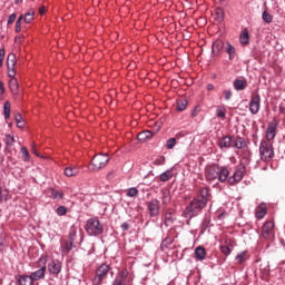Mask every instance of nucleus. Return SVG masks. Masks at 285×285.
<instances>
[{"instance_id": "obj_1", "label": "nucleus", "mask_w": 285, "mask_h": 285, "mask_svg": "<svg viewBox=\"0 0 285 285\" xmlns=\"http://www.w3.org/2000/svg\"><path fill=\"white\" fill-rule=\"evenodd\" d=\"M229 175L228 167L216 164L207 167L205 171V177L209 184H224Z\"/></svg>"}, {"instance_id": "obj_2", "label": "nucleus", "mask_w": 285, "mask_h": 285, "mask_svg": "<svg viewBox=\"0 0 285 285\" xmlns=\"http://www.w3.org/2000/svg\"><path fill=\"white\" fill-rule=\"evenodd\" d=\"M207 206L205 200H202L200 198H194L185 208L183 212L184 217L187 219H193V217H197L204 209V207Z\"/></svg>"}, {"instance_id": "obj_3", "label": "nucleus", "mask_w": 285, "mask_h": 285, "mask_svg": "<svg viewBox=\"0 0 285 285\" xmlns=\"http://www.w3.org/2000/svg\"><path fill=\"white\" fill-rule=\"evenodd\" d=\"M48 264V256L47 255H41L39 259L36 263V268L38 271L32 272L29 276H31V279L33 282H39V279H43L46 277V271H47V265Z\"/></svg>"}, {"instance_id": "obj_4", "label": "nucleus", "mask_w": 285, "mask_h": 285, "mask_svg": "<svg viewBox=\"0 0 285 285\" xmlns=\"http://www.w3.org/2000/svg\"><path fill=\"white\" fill-rule=\"evenodd\" d=\"M259 157L262 161H271L275 157V150L273 149V142L262 140L259 145Z\"/></svg>"}, {"instance_id": "obj_5", "label": "nucleus", "mask_w": 285, "mask_h": 285, "mask_svg": "<svg viewBox=\"0 0 285 285\" xmlns=\"http://www.w3.org/2000/svg\"><path fill=\"white\" fill-rule=\"evenodd\" d=\"M86 233L90 237H97L104 233V225L97 218H89L86 224Z\"/></svg>"}, {"instance_id": "obj_6", "label": "nucleus", "mask_w": 285, "mask_h": 285, "mask_svg": "<svg viewBox=\"0 0 285 285\" xmlns=\"http://www.w3.org/2000/svg\"><path fill=\"white\" fill-rule=\"evenodd\" d=\"M110 273V265L107 263H102L100 266L97 267L95 272V276L92 278V285H101L104 284V279L108 277Z\"/></svg>"}, {"instance_id": "obj_7", "label": "nucleus", "mask_w": 285, "mask_h": 285, "mask_svg": "<svg viewBox=\"0 0 285 285\" xmlns=\"http://www.w3.org/2000/svg\"><path fill=\"white\" fill-rule=\"evenodd\" d=\"M108 161H110V158H108L107 154H98L94 156L91 160L90 170H92V173H97L98 170H101V168H106V166H108Z\"/></svg>"}, {"instance_id": "obj_8", "label": "nucleus", "mask_w": 285, "mask_h": 285, "mask_svg": "<svg viewBox=\"0 0 285 285\" xmlns=\"http://www.w3.org/2000/svg\"><path fill=\"white\" fill-rule=\"evenodd\" d=\"M244 173H246V168L244 166H240L235 169L234 174L232 176H227L226 181L230 186H235V184H239L244 179Z\"/></svg>"}, {"instance_id": "obj_9", "label": "nucleus", "mask_w": 285, "mask_h": 285, "mask_svg": "<svg viewBox=\"0 0 285 285\" xmlns=\"http://www.w3.org/2000/svg\"><path fill=\"white\" fill-rule=\"evenodd\" d=\"M262 106V97L258 94H254L249 100V112L250 115H257L259 112V108Z\"/></svg>"}, {"instance_id": "obj_10", "label": "nucleus", "mask_w": 285, "mask_h": 285, "mask_svg": "<svg viewBox=\"0 0 285 285\" xmlns=\"http://www.w3.org/2000/svg\"><path fill=\"white\" fill-rule=\"evenodd\" d=\"M275 137H277V122L271 121L268 122L267 129L265 131V141L273 144Z\"/></svg>"}, {"instance_id": "obj_11", "label": "nucleus", "mask_w": 285, "mask_h": 285, "mask_svg": "<svg viewBox=\"0 0 285 285\" xmlns=\"http://www.w3.org/2000/svg\"><path fill=\"white\" fill-rule=\"evenodd\" d=\"M47 268L51 275H59V273H61V263L59 259H52L48 263Z\"/></svg>"}, {"instance_id": "obj_12", "label": "nucleus", "mask_w": 285, "mask_h": 285, "mask_svg": "<svg viewBox=\"0 0 285 285\" xmlns=\"http://www.w3.org/2000/svg\"><path fill=\"white\" fill-rule=\"evenodd\" d=\"M273 228H275V223L271 220L266 222L262 228V237H264V239H268L273 233Z\"/></svg>"}, {"instance_id": "obj_13", "label": "nucleus", "mask_w": 285, "mask_h": 285, "mask_svg": "<svg viewBox=\"0 0 285 285\" xmlns=\"http://www.w3.org/2000/svg\"><path fill=\"white\" fill-rule=\"evenodd\" d=\"M148 210L150 213L151 217H157L159 215V200L158 199H151L148 205Z\"/></svg>"}, {"instance_id": "obj_14", "label": "nucleus", "mask_w": 285, "mask_h": 285, "mask_svg": "<svg viewBox=\"0 0 285 285\" xmlns=\"http://www.w3.org/2000/svg\"><path fill=\"white\" fill-rule=\"evenodd\" d=\"M16 281L18 285H32L35 284V281H32V277L29 275H18L16 276Z\"/></svg>"}, {"instance_id": "obj_15", "label": "nucleus", "mask_w": 285, "mask_h": 285, "mask_svg": "<svg viewBox=\"0 0 285 285\" xmlns=\"http://www.w3.org/2000/svg\"><path fill=\"white\" fill-rule=\"evenodd\" d=\"M126 277H128V272L122 271L115 277L111 285H126Z\"/></svg>"}, {"instance_id": "obj_16", "label": "nucleus", "mask_w": 285, "mask_h": 285, "mask_svg": "<svg viewBox=\"0 0 285 285\" xmlns=\"http://www.w3.org/2000/svg\"><path fill=\"white\" fill-rule=\"evenodd\" d=\"M14 66H17V56L14 53H9L7 57L8 72L16 71Z\"/></svg>"}, {"instance_id": "obj_17", "label": "nucleus", "mask_w": 285, "mask_h": 285, "mask_svg": "<svg viewBox=\"0 0 285 285\" xmlns=\"http://www.w3.org/2000/svg\"><path fill=\"white\" fill-rule=\"evenodd\" d=\"M209 197H210V189H208V187L200 188L199 196H198L200 202H205V205H208Z\"/></svg>"}, {"instance_id": "obj_18", "label": "nucleus", "mask_w": 285, "mask_h": 285, "mask_svg": "<svg viewBox=\"0 0 285 285\" xmlns=\"http://www.w3.org/2000/svg\"><path fill=\"white\" fill-rule=\"evenodd\" d=\"M195 259L197 262H204L206 259V248L198 246L195 248Z\"/></svg>"}, {"instance_id": "obj_19", "label": "nucleus", "mask_w": 285, "mask_h": 285, "mask_svg": "<svg viewBox=\"0 0 285 285\" xmlns=\"http://www.w3.org/2000/svg\"><path fill=\"white\" fill-rule=\"evenodd\" d=\"M239 43L242 46H248V43H250V35L248 33V29H244L239 35Z\"/></svg>"}, {"instance_id": "obj_20", "label": "nucleus", "mask_w": 285, "mask_h": 285, "mask_svg": "<svg viewBox=\"0 0 285 285\" xmlns=\"http://www.w3.org/2000/svg\"><path fill=\"white\" fill-rule=\"evenodd\" d=\"M233 144V138L230 136H225L220 141H219V148L220 150H228Z\"/></svg>"}, {"instance_id": "obj_21", "label": "nucleus", "mask_w": 285, "mask_h": 285, "mask_svg": "<svg viewBox=\"0 0 285 285\" xmlns=\"http://www.w3.org/2000/svg\"><path fill=\"white\" fill-rule=\"evenodd\" d=\"M266 204L262 203L257 208H256V218L257 219H264L266 217Z\"/></svg>"}, {"instance_id": "obj_22", "label": "nucleus", "mask_w": 285, "mask_h": 285, "mask_svg": "<svg viewBox=\"0 0 285 285\" xmlns=\"http://www.w3.org/2000/svg\"><path fill=\"white\" fill-rule=\"evenodd\" d=\"M225 52H227L230 61L235 59V55L237 53L235 47L230 42H226Z\"/></svg>"}, {"instance_id": "obj_23", "label": "nucleus", "mask_w": 285, "mask_h": 285, "mask_svg": "<svg viewBox=\"0 0 285 285\" xmlns=\"http://www.w3.org/2000/svg\"><path fill=\"white\" fill-rule=\"evenodd\" d=\"M66 177H77L79 175V167L70 166L65 168Z\"/></svg>"}, {"instance_id": "obj_24", "label": "nucleus", "mask_w": 285, "mask_h": 285, "mask_svg": "<svg viewBox=\"0 0 285 285\" xmlns=\"http://www.w3.org/2000/svg\"><path fill=\"white\" fill-rule=\"evenodd\" d=\"M246 80H242V79H235L233 82V87L235 90H237L238 92L242 90H246Z\"/></svg>"}, {"instance_id": "obj_25", "label": "nucleus", "mask_w": 285, "mask_h": 285, "mask_svg": "<svg viewBox=\"0 0 285 285\" xmlns=\"http://www.w3.org/2000/svg\"><path fill=\"white\" fill-rule=\"evenodd\" d=\"M224 50V41L222 40H216L213 46H212V52L219 55Z\"/></svg>"}, {"instance_id": "obj_26", "label": "nucleus", "mask_w": 285, "mask_h": 285, "mask_svg": "<svg viewBox=\"0 0 285 285\" xmlns=\"http://www.w3.org/2000/svg\"><path fill=\"white\" fill-rule=\"evenodd\" d=\"M187 106H188V101H186V99H180L176 101V110H178V112H184Z\"/></svg>"}, {"instance_id": "obj_27", "label": "nucleus", "mask_w": 285, "mask_h": 285, "mask_svg": "<svg viewBox=\"0 0 285 285\" xmlns=\"http://www.w3.org/2000/svg\"><path fill=\"white\" fill-rule=\"evenodd\" d=\"M153 138V131L146 130L140 134H138L139 141H148V139Z\"/></svg>"}, {"instance_id": "obj_28", "label": "nucleus", "mask_w": 285, "mask_h": 285, "mask_svg": "<svg viewBox=\"0 0 285 285\" xmlns=\"http://www.w3.org/2000/svg\"><path fill=\"white\" fill-rule=\"evenodd\" d=\"M247 257H248V252L247 250L238 253L236 255L237 264H244V262H246Z\"/></svg>"}, {"instance_id": "obj_29", "label": "nucleus", "mask_w": 285, "mask_h": 285, "mask_svg": "<svg viewBox=\"0 0 285 285\" xmlns=\"http://www.w3.org/2000/svg\"><path fill=\"white\" fill-rule=\"evenodd\" d=\"M14 121L17 122L18 128H23L26 126V120H23V117L19 114H14Z\"/></svg>"}, {"instance_id": "obj_30", "label": "nucleus", "mask_w": 285, "mask_h": 285, "mask_svg": "<svg viewBox=\"0 0 285 285\" xmlns=\"http://www.w3.org/2000/svg\"><path fill=\"white\" fill-rule=\"evenodd\" d=\"M215 20L218 21V23H222L224 21V9L217 8L214 13Z\"/></svg>"}, {"instance_id": "obj_31", "label": "nucleus", "mask_w": 285, "mask_h": 285, "mask_svg": "<svg viewBox=\"0 0 285 285\" xmlns=\"http://www.w3.org/2000/svg\"><path fill=\"white\" fill-rule=\"evenodd\" d=\"M4 144L8 148L14 146V136L10 135V134H7L4 136Z\"/></svg>"}, {"instance_id": "obj_32", "label": "nucleus", "mask_w": 285, "mask_h": 285, "mask_svg": "<svg viewBox=\"0 0 285 285\" xmlns=\"http://www.w3.org/2000/svg\"><path fill=\"white\" fill-rule=\"evenodd\" d=\"M10 108H11L10 101H6L4 105H3V117H4V119H10Z\"/></svg>"}, {"instance_id": "obj_33", "label": "nucleus", "mask_w": 285, "mask_h": 285, "mask_svg": "<svg viewBox=\"0 0 285 285\" xmlns=\"http://www.w3.org/2000/svg\"><path fill=\"white\" fill-rule=\"evenodd\" d=\"M235 148L240 150V148H246V140L244 138H237L234 144Z\"/></svg>"}, {"instance_id": "obj_34", "label": "nucleus", "mask_w": 285, "mask_h": 285, "mask_svg": "<svg viewBox=\"0 0 285 285\" xmlns=\"http://www.w3.org/2000/svg\"><path fill=\"white\" fill-rule=\"evenodd\" d=\"M216 117H218V119H226V109L224 107H217Z\"/></svg>"}, {"instance_id": "obj_35", "label": "nucleus", "mask_w": 285, "mask_h": 285, "mask_svg": "<svg viewBox=\"0 0 285 285\" xmlns=\"http://www.w3.org/2000/svg\"><path fill=\"white\" fill-rule=\"evenodd\" d=\"M262 19L265 23H273V16L268 11H263Z\"/></svg>"}, {"instance_id": "obj_36", "label": "nucleus", "mask_w": 285, "mask_h": 285, "mask_svg": "<svg viewBox=\"0 0 285 285\" xmlns=\"http://www.w3.org/2000/svg\"><path fill=\"white\" fill-rule=\"evenodd\" d=\"M177 145V139L176 138H169L166 141V148L167 150H173V148H175V146Z\"/></svg>"}, {"instance_id": "obj_37", "label": "nucleus", "mask_w": 285, "mask_h": 285, "mask_svg": "<svg viewBox=\"0 0 285 285\" xmlns=\"http://www.w3.org/2000/svg\"><path fill=\"white\" fill-rule=\"evenodd\" d=\"M56 213H57V216H58V217H63V215H67V213H68V207H66V206H59V207L56 209Z\"/></svg>"}, {"instance_id": "obj_38", "label": "nucleus", "mask_w": 285, "mask_h": 285, "mask_svg": "<svg viewBox=\"0 0 285 285\" xmlns=\"http://www.w3.org/2000/svg\"><path fill=\"white\" fill-rule=\"evenodd\" d=\"M33 20H35V11H29L24 14L26 23H32Z\"/></svg>"}, {"instance_id": "obj_39", "label": "nucleus", "mask_w": 285, "mask_h": 285, "mask_svg": "<svg viewBox=\"0 0 285 285\" xmlns=\"http://www.w3.org/2000/svg\"><path fill=\"white\" fill-rule=\"evenodd\" d=\"M20 153L23 157V161H30V153L28 151V148L21 147Z\"/></svg>"}, {"instance_id": "obj_40", "label": "nucleus", "mask_w": 285, "mask_h": 285, "mask_svg": "<svg viewBox=\"0 0 285 285\" xmlns=\"http://www.w3.org/2000/svg\"><path fill=\"white\" fill-rule=\"evenodd\" d=\"M170 177H171L170 169H167L166 171L160 174L159 179H160V181H168L170 179Z\"/></svg>"}, {"instance_id": "obj_41", "label": "nucleus", "mask_w": 285, "mask_h": 285, "mask_svg": "<svg viewBox=\"0 0 285 285\" xmlns=\"http://www.w3.org/2000/svg\"><path fill=\"white\" fill-rule=\"evenodd\" d=\"M137 195H139V189L136 187L127 189V197H137Z\"/></svg>"}, {"instance_id": "obj_42", "label": "nucleus", "mask_w": 285, "mask_h": 285, "mask_svg": "<svg viewBox=\"0 0 285 285\" xmlns=\"http://www.w3.org/2000/svg\"><path fill=\"white\" fill-rule=\"evenodd\" d=\"M164 164H166V157L164 156H158L154 160V166H164Z\"/></svg>"}, {"instance_id": "obj_43", "label": "nucleus", "mask_w": 285, "mask_h": 285, "mask_svg": "<svg viewBox=\"0 0 285 285\" xmlns=\"http://www.w3.org/2000/svg\"><path fill=\"white\" fill-rule=\"evenodd\" d=\"M62 248H63V253H70V250H72L73 248L72 240L66 242Z\"/></svg>"}, {"instance_id": "obj_44", "label": "nucleus", "mask_w": 285, "mask_h": 285, "mask_svg": "<svg viewBox=\"0 0 285 285\" xmlns=\"http://www.w3.org/2000/svg\"><path fill=\"white\" fill-rule=\"evenodd\" d=\"M53 199H63V191L52 189L51 193Z\"/></svg>"}, {"instance_id": "obj_45", "label": "nucleus", "mask_w": 285, "mask_h": 285, "mask_svg": "<svg viewBox=\"0 0 285 285\" xmlns=\"http://www.w3.org/2000/svg\"><path fill=\"white\" fill-rule=\"evenodd\" d=\"M18 89H19V85L17 83V79H11L10 80V90L12 92H17Z\"/></svg>"}, {"instance_id": "obj_46", "label": "nucleus", "mask_w": 285, "mask_h": 285, "mask_svg": "<svg viewBox=\"0 0 285 285\" xmlns=\"http://www.w3.org/2000/svg\"><path fill=\"white\" fill-rule=\"evenodd\" d=\"M165 224H166L167 226H170V224H173V214L167 213V214L165 215Z\"/></svg>"}, {"instance_id": "obj_47", "label": "nucleus", "mask_w": 285, "mask_h": 285, "mask_svg": "<svg viewBox=\"0 0 285 285\" xmlns=\"http://www.w3.org/2000/svg\"><path fill=\"white\" fill-rule=\"evenodd\" d=\"M232 97H233V91L230 89L224 90V98L226 99V101H230Z\"/></svg>"}, {"instance_id": "obj_48", "label": "nucleus", "mask_w": 285, "mask_h": 285, "mask_svg": "<svg viewBox=\"0 0 285 285\" xmlns=\"http://www.w3.org/2000/svg\"><path fill=\"white\" fill-rule=\"evenodd\" d=\"M3 59H6V49H0V68H3Z\"/></svg>"}, {"instance_id": "obj_49", "label": "nucleus", "mask_w": 285, "mask_h": 285, "mask_svg": "<svg viewBox=\"0 0 285 285\" xmlns=\"http://www.w3.org/2000/svg\"><path fill=\"white\" fill-rule=\"evenodd\" d=\"M16 20H17V13L10 14L7 21L8 26H12V23H14Z\"/></svg>"}, {"instance_id": "obj_50", "label": "nucleus", "mask_w": 285, "mask_h": 285, "mask_svg": "<svg viewBox=\"0 0 285 285\" xmlns=\"http://www.w3.org/2000/svg\"><path fill=\"white\" fill-rule=\"evenodd\" d=\"M220 250L224 253V255H230V247L228 246H222Z\"/></svg>"}, {"instance_id": "obj_51", "label": "nucleus", "mask_w": 285, "mask_h": 285, "mask_svg": "<svg viewBox=\"0 0 285 285\" xmlns=\"http://www.w3.org/2000/svg\"><path fill=\"white\" fill-rule=\"evenodd\" d=\"M170 202V196L167 193H163V204H168Z\"/></svg>"}, {"instance_id": "obj_52", "label": "nucleus", "mask_w": 285, "mask_h": 285, "mask_svg": "<svg viewBox=\"0 0 285 285\" xmlns=\"http://www.w3.org/2000/svg\"><path fill=\"white\" fill-rule=\"evenodd\" d=\"M14 31H16V32H21V22L16 21Z\"/></svg>"}, {"instance_id": "obj_53", "label": "nucleus", "mask_w": 285, "mask_h": 285, "mask_svg": "<svg viewBox=\"0 0 285 285\" xmlns=\"http://www.w3.org/2000/svg\"><path fill=\"white\" fill-rule=\"evenodd\" d=\"M197 115H199V107H195L191 111V117H197Z\"/></svg>"}, {"instance_id": "obj_54", "label": "nucleus", "mask_w": 285, "mask_h": 285, "mask_svg": "<svg viewBox=\"0 0 285 285\" xmlns=\"http://www.w3.org/2000/svg\"><path fill=\"white\" fill-rule=\"evenodd\" d=\"M22 39H23V35H19V36H16L14 41L16 43H21Z\"/></svg>"}, {"instance_id": "obj_55", "label": "nucleus", "mask_w": 285, "mask_h": 285, "mask_svg": "<svg viewBox=\"0 0 285 285\" xmlns=\"http://www.w3.org/2000/svg\"><path fill=\"white\" fill-rule=\"evenodd\" d=\"M6 94V87L3 86V81H0V95Z\"/></svg>"}, {"instance_id": "obj_56", "label": "nucleus", "mask_w": 285, "mask_h": 285, "mask_svg": "<svg viewBox=\"0 0 285 285\" xmlns=\"http://www.w3.org/2000/svg\"><path fill=\"white\" fill-rule=\"evenodd\" d=\"M121 228L122 230H128V228H130V225H128V223H122Z\"/></svg>"}, {"instance_id": "obj_57", "label": "nucleus", "mask_w": 285, "mask_h": 285, "mask_svg": "<svg viewBox=\"0 0 285 285\" xmlns=\"http://www.w3.org/2000/svg\"><path fill=\"white\" fill-rule=\"evenodd\" d=\"M17 75V71H8V77L11 79H14V76Z\"/></svg>"}, {"instance_id": "obj_58", "label": "nucleus", "mask_w": 285, "mask_h": 285, "mask_svg": "<svg viewBox=\"0 0 285 285\" xmlns=\"http://www.w3.org/2000/svg\"><path fill=\"white\" fill-rule=\"evenodd\" d=\"M39 13L40 14H46V7H40L39 8Z\"/></svg>"}, {"instance_id": "obj_59", "label": "nucleus", "mask_w": 285, "mask_h": 285, "mask_svg": "<svg viewBox=\"0 0 285 285\" xmlns=\"http://www.w3.org/2000/svg\"><path fill=\"white\" fill-rule=\"evenodd\" d=\"M17 21H19V23H21V21H26V16L23 14L19 16Z\"/></svg>"}, {"instance_id": "obj_60", "label": "nucleus", "mask_w": 285, "mask_h": 285, "mask_svg": "<svg viewBox=\"0 0 285 285\" xmlns=\"http://www.w3.org/2000/svg\"><path fill=\"white\" fill-rule=\"evenodd\" d=\"M3 244H4L3 237H0V250H3Z\"/></svg>"}, {"instance_id": "obj_61", "label": "nucleus", "mask_w": 285, "mask_h": 285, "mask_svg": "<svg viewBox=\"0 0 285 285\" xmlns=\"http://www.w3.org/2000/svg\"><path fill=\"white\" fill-rule=\"evenodd\" d=\"M215 86L213 83L207 85V90H214Z\"/></svg>"}, {"instance_id": "obj_62", "label": "nucleus", "mask_w": 285, "mask_h": 285, "mask_svg": "<svg viewBox=\"0 0 285 285\" xmlns=\"http://www.w3.org/2000/svg\"><path fill=\"white\" fill-rule=\"evenodd\" d=\"M185 135L183 132L176 134V138L179 139V137H184Z\"/></svg>"}, {"instance_id": "obj_63", "label": "nucleus", "mask_w": 285, "mask_h": 285, "mask_svg": "<svg viewBox=\"0 0 285 285\" xmlns=\"http://www.w3.org/2000/svg\"><path fill=\"white\" fill-rule=\"evenodd\" d=\"M32 153H33V155H37V157H39V154L37 153V149H32Z\"/></svg>"}, {"instance_id": "obj_64", "label": "nucleus", "mask_w": 285, "mask_h": 285, "mask_svg": "<svg viewBox=\"0 0 285 285\" xmlns=\"http://www.w3.org/2000/svg\"><path fill=\"white\" fill-rule=\"evenodd\" d=\"M284 111H285L284 107H279V112H284Z\"/></svg>"}]
</instances>
